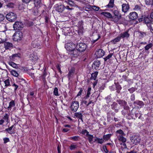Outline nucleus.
<instances>
[{
    "instance_id": "obj_1",
    "label": "nucleus",
    "mask_w": 153,
    "mask_h": 153,
    "mask_svg": "<svg viewBox=\"0 0 153 153\" xmlns=\"http://www.w3.org/2000/svg\"><path fill=\"white\" fill-rule=\"evenodd\" d=\"M23 34L20 31L16 32L13 36V39L14 41L19 42L23 38Z\"/></svg>"
},
{
    "instance_id": "obj_2",
    "label": "nucleus",
    "mask_w": 153,
    "mask_h": 153,
    "mask_svg": "<svg viewBox=\"0 0 153 153\" xmlns=\"http://www.w3.org/2000/svg\"><path fill=\"white\" fill-rule=\"evenodd\" d=\"M6 18L9 21L13 22L16 19V16L13 12H10L6 15Z\"/></svg>"
},
{
    "instance_id": "obj_3",
    "label": "nucleus",
    "mask_w": 153,
    "mask_h": 153,
    "mask_svg": "<svg viewBox=\"0 0 153 153\" xmlns=\"http://www.w3.org/2000/svg\"><path fill=\"white\" fill-rule=\"evenodd\" d=\"M81 52L76 48V47L72 51H70V54L71 56L74 57H76L79 55H81Z\"/></svg>"
},
{
    "instance_id": "obj_4",
    "label": "nucleus",
    "mask_w": 153,
    "mask_h": 153,
    "mask_svg": "<svg viewBox=\"0 0 153 153\" xmlns=\"http://www.w3.org/2000/svg\"><path fill=\"white\" fill-rule=\"evenodd\" d=\"M76 49H78L81 52L84 51L87 48V45L83 43L77 44L76 45Z\"/></svg>"
},
{
    "instance_id": "obj_5",
    "label": "nucleus",
    "mask_w": 153,
    "mask_h": 153,
    "mask_svg": "<svg viewBox=\"0 0 153 153\" xmlns=\"http://www.w3.org/2000/svg\"><path fill=\"white\" fill-rule=\"evenodd\" d=\"M79 103L78 101H73L70 107L71 110L73 112H76L79 108Z\"/></svg>"
},
{
    "instance_id": "obj_6",
    "label": "nucleus",
    "mask_w": 153,
    "mask_h": 153,
    "mask_svg": "<svg viewBox=\"0 0 153 153\" xmlns=\"http://www.w3.org/2000/svg\"><path fill=\"white\" fill-rule=\"evenodd\" d=\"M23 27V23L21 22H16L13 25V27L15 30H20Z\"/></svg>"
},
{
    "instance_id": "obj_7",
    "label": "nucleus",
    "mask_w": 153,
    "mask_h": 153,
    "mask_svg": "<svg viewBox=\"0 0 153 153\" xmlns=\"http://www.w3.org/2000/svg\"><path fill=\"white\" fill-rule=\"evenodd\" d=\"M130 140L134 145H136L140 142V139L138 136L133 135L131 137Z\"/></svg>"
},
{
    "instance_id": "obj_8",
    "label": "nucleus",
    "mask_w": 153,
    "mask_h": 153,
    "mask_svg": "<svg viewBox=\"0 0 153 153\" xmlns=\"http://www.w3.org/2000/svg\"><path fill=\"white\" fill-rule=\"evenodd\" d=\"M128 18L131 20H135L138 17V15L136 12H130L128 16Z\"/></svg>"
},
{
    "instance_id": "obj_9",
    "label": "nucleus",
    "mask_w": 153,
    "mask_h": 153,
    "mask_svg": "<svg viewBox=\"0 0 153 153\" xmlns=\"http://www.w3.org/2000/svg\"><path fill=\"white\" fill-rule=\"evenodd\" d=\"M105 51L102 49H99L95 52V54L97 58H100L105 55Z\"/></svg>"
},
{
    "instance_id": "obj_10",
    "label": "nucleus",
    "mask_w": 153,
    "mask_h": 153,
    "mask_svg": "<svg viewBox=\"0 0 153 153\" xmlns=\"http://www.w3.org/2000/svg\"><path fill=\"white\" fill-rule=\"evenodd\" d=\"M122 11L125 13H127L129 10L130 7L128 4H123L122 5Z\"/></svg>"
},
{
    "instance_id": "obj_11",
    "label": "nucleus",
    "mask_w": 153,
    "mask_h": 153,
    "mask_svg": "<svg viewBox=\"0 0 153 153\" xmlns=\"http://www.w3.org/2000/svg\"><path fill=\"white\" fill-rule=\"evenodd\" d=\"M111 106L112 109L114 110L115 112L117 113L118 111L120 108L116 102H113Z\"/></svg>"
},
{
    "instance_id": "obj_12",
    "label": "nucleus",
    "mask_w": 153,
    "mask_h": 153,
    "mask_svg": "<svg viewBox=\"0 0 153 153\" xmlns=\"http://www.w3.org/2000/svg\"><path fill=\"white\" fill-rule=\"evenodd\" d=\"M128 32V30H127L126 31H124L123 32L121 33L120 35L121 38L124 39L128 38L130 36V34Z\"/></svg>"
},
{
    "instance_id": "obj_13",
    "label": "nucleus",
    "mask_w": 153,
    "mask_h": 153,
    "mask_svg": "<svg viewBox=\"0 0 153 153\" xmlns=\"http://www.w3.org/2000/svg\"><path fill=\"white\" fill-rule=\"evenodd\" d=\"M65 9V6L62 4H59L57 6L56 10L58 12L62 13Z\"/></svg>"
},
{
    "instance_id": "obj_14",
    "label": "nucleus",
    "mask_w": 153,
    "mask_h": 153,
    "mask_svg": "<svg viewBox=\"0 0 153 153\" xmlns=\"http://www.w3.org/2000/svg\"><path fill=\"white\" fill-rule=\"evenodd\" d=\"M4 47L6 50L9 49L13 48V44L10 42H5L4 43Z\"/></svg>"
},
{
    "instance_id": "obj_15",
    "label": "nucleus",
    "mask_w": 153,
    "mask_h": 153,
    "mask_svg": "<svg viewBox=\"0 0 153 153\" xmlns=\"http://www.w3.org/2000/svg\"><path fill=\"white\" fill-rule=\"evenodd\" d=\"M76 46L72 42H70L68 43L67 45V47L68 48V50L70 51H72L75 48H76Z\"/></svg>"
},
{
    "instance_id": "obj_16",
    "label": "nucleus",
    "mask_w": 153,
    "mask_h": 153,
    "mask_svg": "<svg viewBox=\"0 0 153 153\" xmlns=\"http://www.w3.org/2000/svg\"><path fill=\"white\" fill-rule=\"evenodd\" d=\"M133 10L136 11H141L142 10V6L141 4H136L133 8Z\"/></svg>"
},
{
    "instance_id": "obj_17",
    "label": "nucleus",
    "mask_w": 153,
    "mask_h": 153,
    "mask_svg": "<svg viewBox=\"0 0 153 153\" xmlns=\"http://www.w3.org/2000/svg\"><path fill=\"white\" fill-rule=\"evenodd\" d=\"M74 116L81 120L82 122L83 121L82 119L83 115L80 112L75 113H74Z\"/></svg>"
},
{
    "instance_id": "obj_18",
    "label": "nucleus",
    "mask_w": 153,
    "mask_h": 153,
    "mask_svg": "<svg viewBox=\"0 0 153 153\" xmlns=\"http://www.w3.org/2000/svg\"><path fill=\"white\" fill-rule=\"evenodd\" d=\"M100 64V61L97 60L94 62L92 66L94 67L95 69H97L99 68Z\"/></svg>"
},
{
    "instance_id": "obj_19",
    "label": "nucleus",
    "mask_w": 153,
    "mask_h": 153,
    "mask_svg": "<svg viewBox=\"0 0 153 153\" xmlns=\"http://www.w3.org/2000/svg\"><path fill=\"white\" fill-rule=\"evenodd\" d=\"M117 102L121 106H123L127 105V102L125 100H118Z\"/></svg>"
},
{
    "instance_id": "obj_20",
    "label": "nucleus",
    "mask_w": 153,
    "mask_h": 153,
    "mask_svg": "<svg viewBox=\"0 0 153 153\" xmlns=\"http://www.w3.org/2000/svg\"><path fill=\"white\" fill-rule=\"evenodd\" d=\"M145 3L146 5L153 9V0H145Z\"/></svg>"
},
{
    "instance_id": "obj_21",
    "label": "nucleus",
    "mask_w": 153,
    "mask_h": 153,
    "mask_svg": "<svg viewBox=\"0 0 153 153\" xmlns=\"http://www.w3.org/2000/svg\"><path fill=\"white\" fill-rule=\"evenodd\" d=\"M70 31V29L69 27H64L63 30V32L65 35H69Z\"/></svg>"
},
{
    "instance_id": "obj_22",
    "label": "nucleus",
    "mask_w": 153,
    "mask_h": 153,
    "mask_svg": "<svg viewBox=\"0 0 153 153\" xmlns=\"http://www.w3.org/2000/svg\"><path fill=\"white\" fill-rule=\"evenodd\" d=\"M97 142V143L102 144L104 142V140L103 138H100L96 137L94 140V142Z\"/></svg>"
},
{
    "instance_id": "obj_23",
    "label": "nucleus",
    "mask_w": 153,
    "mask_h": 153,
    "mask_svg": "<svg viewBox=\"0 0 153 153\" xmlns=\"http://www.w3.org/2000/svg\"><path fill=\"white\" fill-rule=\"evenodd\" d=\"M101 14L103 15L105 17L108 18H111L112 17V15L109 12H103L101 13Z\"/></svg>"
},
{
    "instance_id": "obj_24",
    "label": "nucleus",
    "mask_w": 153,
    "mask_h": 153,
    "mask_svg": "<svg viewBox=\"0 0 153 153\" xmlns=\"http://www.w3.org/2000/svg\"><path fill=\"white\" fill-rule=\"evenodd\" d=\"M144 22L146 24L147 26H148L149 24L150 26V24L152 21L150 20V18L148 16L145 17L144 18Z\"/></svg>"
},
{
    "instance_id": "obj_25",
    "label": "nucleus",
    "mask_w": 153,
    "mask_h": 153,
    "mask_svg": "<svg viewBox=\"0 0 153 153\" xmlns=\"http://www.w3.org/2000/svg\"><path fill=\"white\" fill-rule=\"evenodd\" d=\"M75 71V69L74 68L72 67L69 71L68 73V77L69 79L74 74Z\"/></svg>"
},
{
    "instance_id": "obj_26",
    "label": "nucleus",
    "mask_w": 153,
    "mask_h": 153,
    "mask_svg": "<svg viewBox=\"0 0 153 153\" xmlns=\"http://www.w3.org/2000/svg\"><path fill=\"white\" fill-rule=\"evenodd\" d=\"M111 21L116 23L118 22L119 20L121 18L114 16H112V17L111 18Z\"/></svg>"
},
{
    "instance_id": "obj_27",
    "label": "nucleus",
    "mask_w": 153,
    "mask_h": 153,
    "mask_svg": "<svg viewBox=\"0 0 153 153\" xmlns=\"http://www.w3.org/2000/svg\"><path fill=\"white\" fill-rule=\"evenodd\" d=\"M47 75V73L45 70L43 71V73L42 75L40 76V79H42L43 82H45V77Z\"/></svg>"
},
{
    "instance_id": "obj_28",
    "label": "nucleus",
    "mask_w": 153,
    "mask_h": 153,
    "mask_svg": "<svg viewBox=\"0 0 153 153\" xmlns=\"http://www.w3.org/2000/svg\"><path fill=\"white\" fill-rule=\"evenodd\" d=\"M114 0H110L108 4L106 7L108 8H112L114 5Z\"/></svg>"
},
{
    "instance_id": "obj_29",
    "label": "nucleus",
    "mask_w": 153,
    "mask_h": 153,
    "mask_svg": "<svg viewBox=\"0 0 153 153\" xmlns=\"http://www.w3.org/2000/svg\"><path fill=\"white\" fill-rule=\"evenodd\" d=\"M8 63L9 65L14 68L16 69L18 68V66L17 64L15 63L14 62L10 61L8 62Z\"/></svg>"
},
{
    "instance_id": "obj_30",
    "label": "nucleus",
    "mask_w": 153,
    "mask_h": 153,
    "mask_svg": "<svg viewBox=\"0 0 153 153\" xmlns=\"http://www.w3.org/2000/svg\"><path fill=\"white\" fill-rule=\"evenodd\" d=\"M114 16L121 18L122 15L117 10H114L113 12Z\"/></svg>"
},
{
    "instance_id": "obj_31",
    "label": "nucleus",
    "mask_w": 153,
    "mask_h": 153,
    "mask_svg": "<svg viewBox=\"0 0 153 153\" xmlns=\"http://www.w3.org/2000/svg\"><path fill=\"white\" fill-rule=\"evenodd\" d=\"M115 87L116 88V90H117V92L119 93L120 90L122 89V87H121L120 85L119 84H116V83H115Z\"/></svg>"
},
{
    "instance_id": "obj_32",
    "label": "nucleus",
    "mask_w": 153,
    "mask_h": 153,
    "mask_svg": "<svg viewBox=\"0 0 153 153\" xmlns=\"http://www.w3.org/2000/svg\"><path fill=\"white\" fill-rule=\"evenodd\" d=\"M98 73L97 72H95L92 73L91 74V79L95 80L98 75Z\"/></svg>"
},
{
    "instance_id": "obj_33",
    "label": "nucleus",
    "mask_w": 153,
    "mask_h": 153,
    "mask_svg": "<svg viewBox=\"0 0 153 153\" xmlns=\"http://www.w3.org/2000/svg\"><path fill=\"white\" fill-rule=\"evenodd\" d=\"M34 3L35 7H38L41 4V0H34Z\"/></svg>"
},
{
    "instance_id": "obj_34",
    "label": "nucleus",
    "mask_w": 153,
    "mask_h": 153,
    "mask_svg": "<svg viewBox=\"0 0 153 153\" xmlns=\"http://www.w3.org/2000/svg\"><path fill=\"white\" fill-rule=\"evenodd\" d=\"M83 22L81 20L78 22V25L79 27V28L80 30H81V31H82V30L83 29Z\"/></svg>"
},
{
    "instance_id": "obj_35",
    "label": "nucleus",
    "mask_w": 153,
    "mask_h": 153,
    "mask_svg": "<svg viewBox=\"0 0 153 153\" xmlns=\"http://www.w3.org/2000/svg\"><path fill=\"white\" fill-rule=\"evenodd\" d=\"M87 137H88V140L89 142L91 143L93 141V135L88 134L86 135Z\"/></svg>"
},
{
    "instance_id": "obj_36",
    "label": "nucleus",
    "mask_w": 153,
    "mask_h": 153,
    "mask_svg": "<svg viewBox=\"0 0 153 153\" xmlns=\"http://www.w3.org/2000/svg\"><path fill=\"white\" fill-rule=\"evenodd\" d=\"M91 87H89L88 88L87 91V94L86 95V96H85L84 97V98L85 99H87V98H88L89 97V95L91 94Z\"/></svg>"
},
{
    "instance_id": "obj_37",
    "label": "nucleus",
    "mask_w": 153,
    "mask_h": 153,
    "mask_svg": "<svg viewBox=\"0 0 153 153\" xmlns=\"http://www.w3.org/2000/svg\"><path fill=\"white\" fill-rule=\"evenodd\" d=\"M11 74L15 77H18L19 76L18 73L15 70H13L10 71Z\"/></svg>"
},
{
    "instance_id": "obj_38",
    "label": "nucleus",
    "mask_w": 153,
    "mask_h": 153,
    "mask_svg": "<svg viewBox=\"0 0 153 153\" xmlns=\"http://www.w3.org/2000/svg\"><path fill=\"white\" fill-rule=\"evenodd\" d=\"M123 135H120L118 136L119 140L123 143L125 142L126 141V139L123 136Z\"/></svg>"
},
{
    "instance_id": "obj_39",
    "label": "nucleus",
    "mask_w": 153,
    "mask_h": 153,
    "mask_svg": "<svg viewBox=\"0 0 153 153\" xmlns=\"http://www.w3.org/2000/svg\"><path fill=\"white\" fill-rule=\"evenodd\" d=\"M153 45L152 43H150L147 44L145 47V51H148L150 48H152Z\"/></svg>"
},
{
    "instance_id": "obj_40",
    "label": "nucleus",
    "mask_w": 153,
    "mask_h": 153,
    "mask_svg": "<svg viewBox=\"0 0 153 153\" xmlns=\"http://www.w3.org/2000/svg\"><path fill=\"white\" fill-rule=\"evenodd\" d=\"M15 105L14 101L13 100L11 101L9 103V105L8 107V109H11L12 107L15 106Z\"/></svg>"
},
{
    "instance_id": "obj_41",
    "label": "nucleus",
    "mask_w": 153,
    "mask_h": 153,
    "mask_svg": "<svg viewBox=\"0 0 153 153\" xmlns=\"http://www.w3.org/2000/svg\"><path fill=\"white\" fill-rule=\"evenodd\" d=\"M111 136V134H108L105 135H104L103 136V139L104 140H108L110 138Z\"/></svg>"
},
{
    "instance_id": "obj_42",
    "label": "nucleus",
    "mask_w": 153,
    "mask_h": 153,
    "mask_svg": "<svg viewBox=\"0 0 153 153\" xmlns=\"http://www.w3.org/2000/svg\"><path fill=\"white\" fill-rule=\"evenodd\" d=\"M134 103L141 106H143L144 105V104L142 101L139 100H137L135 101Z\"/></svg>"
},
{
    "instance_id": "obj_43",
    "label": "nucleus",
    "mask_w": 153,
    "mask_h": 153,
    "mask_svg": "<svg viewBox=\"0 0 153 153\" xmlns=\"http://www.w3.org/2000/svg\"><path fill=\"white\" fill-rule=\"evenodd\" d=\"M121 38L120 36H118L116 38H115L112 41L113 43L114 44H115L117 42H119L121 39Z\"/></svg>"
},
{
    "instance_id": "obj_44",
    "label": "nucleus",
    "mask_w": 153,
    "mask_h": 153,
    "mask_svg": "<svg viewBox=\"0 0 153 153\" xmlns=\"http://www.w3.org/2000/svg\"><path fill=\"white\" fill-rule=\"evenodd\" d=\"M34 93L33 92H31L29 94H28L27 96V99L28 100H30L33 97H32L33 96Z\"/></svg>"
},
{
    "instance_id": "obj_45",
    "label": "nucleus",
    "mask_w": 153,
    "mask_h": 153,
    "mask_svg": "<svg viewBox=\"0 0 153 153\" xmlns=\"http://www.w3.org/2000/svg\"><path fill=\"white\" fill-rule=\"evenodd\" d=\"M113 55V54L112 53H110L106 57L103 58L104 61H106L108 60Z\"/></svg>"
},
{
    "instance_id": "obj_46",
    "label": "nucleus",
    "mask_w": 153,
    "mask_h": 153,
    "mask_svg": "<svg viewBox=\"0 0 153 153\" xmlns=\"http://www.w3.org/2000/svg\"><path fill=\"white\" fill-rule=\"evenodd\" d=\"M13 125L12 126H11L9 128H7L5 129V131H7L8 133L10 134H12L13 133V132L12 131H11V130H12V128H13Z\"/></svg>"
},
{
    "instance_id": "obj_47",
    "label": "nucleus",
    "mask_w": 153,
    "mask_h": 153,
    "mask_svg": "<svg viewBox=\"0 0 153 153\" xmlns=\"http://www.w3.org/2000/svg\"><path fill=\"white\" fill-rule=\"evenodd\" d=\"M53 94L54 95L56 96H59L58 89L57 88L55 87L54 88L53 91Z\"/></svg>"
},
{
    "instance_id": "obj_48",
    "label": "nucleus",
    "mask_w": 153,
    "mask_h": 153,
    "mask_svg": "<svg viewBox=\"0 0 153 153\" xmlns=\"http://www.w3.org/2000/svg\"><path fill=\"white\" fill-rule=\"evenodd\" d=\"M30 58L31 60L33 61L36 60L38 59V57L36 56H35L34 54H31Z\"/></svg>"
},
{
    "instance_id": "obj_49",
    "label": "nucleus",
    "mask_w": 153,
    "mask_h": 153,
    "mask_svg": "<svg viewBox=\"0 0 153 153\" xmlns=\"http://www.w3.org/2000/svg\"><path fill=\"white\" fill-rule=\"evenodd\" d=\"M9 115L7 113H5V115L3 117V119L5 120L6 122H8L9 119Z\"/></svg>"
},
{
    "instance_id": "obj_50",
    "label": "nucleus",
    "mask_w": 153,
    "mask_h": 153,
    "mask_svg": "<svg viewBox=\"0 0 153 153\" xmlns=\"http://www.w3.org/2000/svg\"><path fill=\"white\" fill-rule=\"evenodd\" d=\"M6 6L8 8H13L15 5L13 3H10L6 5Z\"/></svg>"
},
{
    "instance_id": "obj_51",
    "label": "nucleus",
    "mask_w": 153,
    "mask_h": 153,
    "mask_svg": "<svg viewBox=\"0 0 153 153\" xmlns=\"http://www.w3.org/2000/svg\"><path fill=\"white\" fill-rule=\"evenodd\" d=\"M91 8L93 10H94L95 11H97L99 10L100 8L99 7H98V6H95V5L92 6H91Z\"/></svg>"
},
{
    "instance_id": "obj_52",
    "label": "nucleus",
    "mask_w": 153,
    "mask_h": 153,
    "mask_svg": "<svg viewBox=\"0 0 153 153\" xmlns=\"http://www.w3.org/2000/svg\"><path fill=\"white\" fill-rule=\"evenodd\" d=\"M136 89L135 88L132 87L131 88L128 89V90L130 92V93H132L136 90Z\"/></svg>"
},
{
    "instance_id": "obj_53",
    "label": "nucleus",
    "mask_w": 153,
    "mask_h": 153,
    "mask_svg": "<svg viewBox=\"0 0 153 153\" xmlns=\"http://www.w3.org/2000/svg\"><path fill=\"white\" fill-rule=\"evenodd\" d=\"M116 132H117V133L121 134V135H125V134L123 131L121 129H119V130L117 131Z\"/></svg>"
},
{
    "instance_id": "obj_54",
    "label": "nucleus",
    "mask_w": 153,
    "mask_h": 153,
    "mask_svg": "<svg viewBox=\"0 0 153 153\" xmlns=\"http://www.w3.org/2000/svg\"><path fill=\"white\" fill-rule=\"evenodd\" d=\"M4 83L5 84V86H9L10 85V80H9L8 79H6V80H5L4 82Z\"/></svg>"
},
{
    "instance_id": "obj_55",
    "label": "nucleus",
    "mask_w": 153,
    "mask_h": 153,
    "mask_svg": "<svg viewBox=\"0 0 153 153\" xmlns=\"http://www.w3.org/2000/svg\"><path fill=\"white\" fill-rule=\"evenodd\" d=\"M106 101L108 103H109L111 100V98L110 96H108L105 98Z\"/></svg>"
},
{
    "instance_id": "obj_56",
    "label": "nucleus",
    "mask_w": 153,
    "mask_h": 153,
    "mask_svg": "<svg viewBox=\"0 0 153 153\" xmlns=\"http://www.w3.org/2000/svg\"><path fill=\"white\" fill-rule=\"evenodd\" d=\"M79 137L78 136H75L70 137V139L71 140H73L74 141H77L78 140V138Z\"/></svg>"
},
{
    "instance_id": "obj_57",
    "label": "nucleus",
    "mask_w": 153,
    "mask_h": 153,
    "mask_svg": "<svg viewBox=\"0 0 153 153\" xmlns=\"http://www.w3.org/2000/svg\"><path fill=\"white\" fill-rule=\"evenodd\" d=\"M81 133L83 134H85L86 133V135L88 134L89 133V132L86 129H83L82 130Z\"/></svg>"
},
{
    "instance_id": "obj_58",
    "label": "nucleus",
    "mask_w": 153,
    "mask_h": 153,
    "mask_svg": "<svg viewBox=\"0 0 153 153\" xmlns=\"http://www.w3.org/2000/svg\"><path fill=\"white\" fill-rule=\"evenodd\" d=\"M77 146L76 145H71L70 146V149L71 150H74L76 148Z\"/></svg>"
},
{
    "instance_id": "obj_59",
    "label": "nucleus",
    "mask_w": 153,
    "mask_h": 153,
    "mask_svg": "<svg viewBox=\"0 0 153 153\" xmlns=\"http://www.w3.org/2000/svg\"><path fill=\"white\" fill-rule=\"evenodd\" d=\"M3 140L4 141V143H6L10 141L9 139L7 137H5L3 139Z\"/></svg>"
},
{
    "instance_id": "obj_60",
    "label": "nucleus",
    "mask_w": 153,
    "mask_h": 153,
    "mask_svg": "<svg viewBox=\"0 0 153 153\" xmlns=\"http://www.w3.org/2000/svg\"><path fill=\"white\" fill-rule=\"evenodd\" d=\"M4 19V16L2 14H0V22L3 21Z\"/></svg>"
},
{
    "instance_id": "obj_61",
    "label": "nucleus",
    "mask_w": 153,
    "mask_h": 153,
    "mask_svg": "<svg viewBox=\"0 0 153 153\" xmlns=\"http://www.w3.org/2000/svg\"><path fill=\"white\" fill-rule=\"evenodd\" d=\"M100 38V36L98 35V38L96 39H93L92 41V44L94 43L96 41H97Z\"/></svg>"
},
{
    "instance_id": "obj_62",
    "label": "nucleus",
    "mask_w": 153,
    "mask_h": 153,
    "mask_svg": "<svg viewBox=\"0 0 153 153\" xmlns=\"http://www.w3.org/2000/svg\"><path fill=\"white\" fill-rule=\"evenodd\" d=\"M83 90L82 88H80V91H79V92L77 94V96H80L81 95L82 92L83 91Z\"/></svg>"
},
{
    "instance_id": "obj_63",
    "label": "nucleus",
    "mask_w": 153,
    "mask_h": 153,
    "mask_svg": "<svg viewBox=\"0 0 153 153\" xmlns=\"http://www.w3.org/2000/svg\"><path fill=\"white\" fill-rule=\"evenodd\" d=\"M149 26L151 30L153 31V20L151 22V23H150Z\"/></svg>"
},
{
    "instance_id": "obj_64",
    "label": "nucleus",
    "mask_w": 153,
    "mask_h": 153,
    "mask_svg": "<svg viewBox=\"0 0 153 153\" xmlns=\"http://www.w3.org/2000/svg\"><path fill=\"white\" fill-rule=\"evenodd\" d=\"M130 99L131 101H134L135 100V95L134 94H132L131 95Z\"/></svg>"
}]
</instances>
